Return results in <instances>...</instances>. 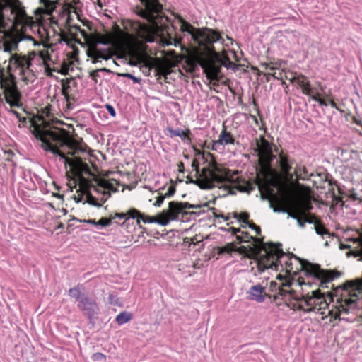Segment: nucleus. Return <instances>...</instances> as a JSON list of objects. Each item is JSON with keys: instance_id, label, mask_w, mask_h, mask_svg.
I'll list each match as a JSON object with an SVG mask.
<instances>
[{"instance_id": "f257e3e1", "label": "nucleus", "mask_w": 362, "mask_h": 362, "mask_svg": "<svg viewBox=\"0 0 362 362\" xmlns=\"http://www.w3.org/2000/svg\"><path fill=\"white\" fill-rule=\"evenodd\" d=\"M291 283L286 282L278 286L277 294L281 296L291 309L303 310L305 313L320 312L327 315L331 319L349 320L346 316L354 314L359 306V296L362 294V279L347 281L343 286L337 287L331 297L333 305L329 308L324 296L319 291H313L311 296H298L290 289Z\"/></svg>"}, {"instance_id": "f03ea898", "label": "nucleus", "mask_w": 362, "mask_h": 362, "mask_svg": "<svg viewBox=\"0 0 362 362\" xmlns=\"http://www.w3.org/2000/svg\"><path fill=\"white\" fill-rule=\"evenodd\" d=\"M33 129V134L35 138L42 142V147L46 151L51 152L56 157L62 160L65 166L69 165L70 171L76 176L82 178L84 175H93L89 165L80 158L75 156L72 158L68 155H75L81 151V148L71 139L66 130L52 127H41L34 124L31 120Z\"/></svg>"}, {"instance_id": "7ed1b4c3", "label": "nucleus", "mask_w": 362, "mask_h": 362, "mask_svg": "<svg viewBox=\"0 0 362 362\" xmlns=\"http://www.w3.org/2000/svg\"><path fill=\"white\" fill-rule=\"evenodd\" d=\"M184 33L189 34L194 43L203 47V51L197 52L195 59L210 80L218 81L221 66L217 62L218 54L213 44L221 40L219 33L209 28H196L192 24H180Z\"/></svg>"}, {"instance_id": "20e7f679", "label": "nucleus", "mask_w": 362, "mask_h": 362, "mask_svg": "<svg viewBox=\"0 0 362 362\" xmlns=\"http://www.w3.org/2000/svg\"><path fill=\"white\" fill-rule=\"evenodd\" d=\"M192 182L202 189H209L215 187L228 190L229 184H235L237 189L243 192H250L253 185L238 175V171L233 172L216 163L208 168H204L195 180Z\"/></svg>"}, {"instance_id": "39448f33", "label": "nucleus", "mask_w": 362, "mask_h": 362, "mask_svg": "<svg viewBox=\"0 0 362 362\" xmlns=\"http://www.w3.org/2000/svg\"><path fill=\"white\" fill-rule=\"evenodd\" d=\"M41 6L34 11L37 17L35 23H44L49 21V23H58L59 21H64V23H71L77 19L82 21L77 9L70 3H65L64 0H40Z\"/></svg>"}, {"instance_id": "423d86ee", "label": "nucleus", "mask_w": 362, "mask_h": 362, "mask_svg": "<svg viewBox=\"0 0 362 362\" xmlns=\"http://www.w3.org/2000/svg\"><path fill=\"white\" fill-rule=\"evenodd\" d=\"M281 245L261 243L257 250V267L259 273L263 272L266 269L278 270L280 265L288 273H295L293 270L291 257L285 254Z\"/></svg>"}, {"instance_id": "0eeeda50", "label": "nucleus", "mask_w": 362, "mask_h": 362, "mask_svg": "<svg viewBox=\"0 0 362 362\" xmlns=\"http://www.w3.org/2000/svg\"><path fill=\"white\" fill-rule=\"evenodd\" d=\"M52 25L53 24H12L11 30L6 33L2 30L3 28H1L0 33L3 34V37L4 38L3 43L4 51L11 52L16 50L18 43L23 40L30 41L34 45L37 44L32 36L25 35L23 33V29L25 25H31L32 28L38 27L40 33H41L40 29H42L47 37L50 38L51 32H56V29L54 27L52 26ZM54 25L59 28L60 32L62 31V28L59 26V24Z\"/></svg>"}, {"instance_id": "6e6552de", "label": "nucleus", "mask_w": 362, "mask_h": 362, "mask_svg": "<svg viewBox=\"0 0 362 362\" xmlns=\"http://www.w3.org/2000/svg\"><path fill=\"white\" fill-rule=\"evenodd\" d=\"M140 1L143 8L139 9L138 13L146 19L148 23H174L176 20L182 23H188L173 12L164 13L159 0H140Z\"/></svg>"}, {"instance_id": "1a4fd4ad", "label": "nucleus", "mask_w": 362, "mask_h": 362, "mask_svg": "<svg viewBox=\"0 0 362 362\" xmlns=\"http://www.w3.org/2000/svg\"><path fill=\"white\" fill-rule=\"evenodd\" d=\"M35 23L18 0H0V23Z\"/></svg>"}, {"instance_id": "9d476101", "label": "nucleus", "mask_w": 362, "mask_h": 362, "mask_svg": "<svg viewBox=\"0 0 362 362\" xmlns=\"http://www.w3.org/2000/svg\"><path fill=\"white\" fill-rule=\"evenodd\" d=\"M36 55L35 52H30L27 56L18 54L11 55L8 70L18 74L21 80L28 83L33 76L32 61Z\"/></svg>"}, {"instance_id": "9b49d317", "label": "nucleus", "mask_w": 362, "mask_h": 362, "mask_svg": "<svg viewBox=\"0 0 362 362\" xmlns=\"http://www.w3.org/2000/svg\"><path fill=\"white\" fill-rule=\"evenodd\" d=\"M96 185L93 184L90 185V187L93 188L94 191L101 194L100 198H96L93 196L89 192H86V202L90 205L100 207L110 197V191L116 192L117 189L114 187L112 182L105 179L95 180Z\"/></svg>"}, {"instance_id": "f8f14e48", "label": "nucleus", "mask_w": 362, "mask_h": 362, "mask_svg": "<svg viewBox=\"0 0 362 362\" xmlns=\"http://www.w3.org/2000/svg\"><path fill=\"white\" fill-rule=\"evenodd\" d=\"M96 185L93 184L90 185V187L93 188L94 191L101 194L100 198H96L93 196L89 192H86V202L90 205L100 207L110 197V191L116 192L117 189L114 187L112 182L105 179L95 180Z\"/></svg>"}, {"instance_id": "ddd939ff", "label": "nucleus", "mask_w": 362, "mask_h": 362, "mask_svg": "<svg viewBox=\"0 0 362 362\" xmlns=\"http://www.w3.org/2000/svg\"><path fill=\"white\" fill-rule=\"evenodd\" d=\"M1 87L4 90L6 102L10 105L11 108L22 106L21 94L17 88L12 74L9 77H6L1 80Z\"/></svg>"}, {"instance_id": "4468645a", "label": "nucleus", "mask_w": 362, "mask_h": 362, "mask_svg": "<svg viewBox=\"0 0 362 362\" xmlns=\"http://www.w3.org/2000/svg\"><path fill=\"white\" fill-rule=\"evenodd\" d=\"M290 206L293 209V212H289V217L297 220L299 227L304 228L306 222H304L303 216L313 209L310 199L305 196H300L297 200H291Z\"/></svg>"}, {"instance_id": "2eb2a0df", "label": "nucleus", "mask_w": 362, "mask_h": 362, "mask_svg": "<svg viewBox=\"0 0 362 362\" xmlns=\"http://www.w3.org/2000/svg\"><path fill=\"white\" fill-rule=\"evenodd\" d=\"M295 259L299 263L300 269L304 270L308 275L320 280V286L322 287L337 276L332 272L322 269L317 264H313L308 262H301L297 257Z\"/></svg>"}, {"instance_id": "dca6fc26", "label": "nucleus", "mask_w": 362, "mask_h": 362, "mask_svg": "<svg viewBox=\"0 0 362 362\" xmlns=\"http://www.w3.org/2000/svg\"><path fill=\"white\" fill-rule=\"evenodd\" d=\"M202 207L200 204H192L188 202H170L168 204V209L163 211L162 214L163 218L170 221L177 219L180 214H188L186 211L187 209H199Z\"/></svg>"}, {"instance_id": "f3484780", "label": "nucleus", "mask_w": 362, "mask_h": 362, "mask_svg": "<svg viewBox=\"0 0 362 362\" xmlns=\"http://www.w3.org/2000/svg\"><path fill=\"white\" fill-rule=\"evenodd\" d=\"M136 218L137 223L139 224L141 220L144 223H156L161 226H167L168 224V219L163 218L162 214L156 217H150L148 216L141 214L139 211L132 209L128 211V218Z\"/></svg>"}, {"instance_id": "a211bd4d", "label": "nucleus", "mask_w": 362, "mask_h": 362, "mask_svg": "<svg viewBox=\"0 0 362 362\" xmlns=\"http://www.w3.org/2000/svg\"><path fill=\"white\" fill-rule=\"evenodd\" d=\"M235 144V139L233 134L227 131L225 126L223 127V129L218 135V139L217 140L213 141L211 145V150L213 151H219L222 146H226L228 145H234Z\"/></svg>"}, {"instance_id": "6ab92c4d", "label": "nucleus", "mask_w": 362, "mask_h": 362, "mask_svg": "<svg viewBox=\"0 0 362 362\" xmlns=\"http://www.w3.org/2000/svg\"><path fill=\"white\" fill-rule=\"evenodd\" d=\"M283 200L279 206H273L271 204V206L273 207V210L274 212L279 213H286L289 216V212H293V209L290 206L291 200H297L298 197H293L291 194L290 189L286 186L285 189H283L282 192Z\"/></svg>"}, {"instance_id": "aec40b11", "label": "nucleus", "mask_w": 362, "mask_h": 362, "mask_svg": "<svg viewBox=\"0 0 362 362\" xmlns=\"http://www.w3.org/2000/svg\"><path fill=\"white\" fill-rule=\"evenodd\" d=\"M257 146L259 159L265 165H269L274 157L272 154L271 145L266 140L262 139L261 142L257 144Z\"/></svg>"}, {"instance_id": "412c9836", "label": "nucleus", "mask_w": 362, "mask_h": 362, "mask_svg": "<svg viewBox=\"0 0 362 362\" xmlns=\"http://www.w3.org/2000/svg\"><path fill=\"white\" fill-rule=\"evenodd\" d=\"M279 165L281 173L285 180L288 182L293 180V171H291L292 166L288 156L280 154L279 160Z\"/></svg>"}, {"instance_id": "4be33fe9", "label": "nucleus", "mask_w": 362, "mask_h": 362, "mask_svg": "<svg viewBox=\"0 0 362 362\" xmlns=\"http://www.w3.org/2000/svg\"><path fill=\"white\" fill-rule=\"evenodd\" d=\"M247 298L258 303H262L265 300L266 287L262 284H258L250 288L247 291Z\"/></svg>"}, {"instance_id": "5701e85b", "label": "nucleus", "mask_w": 362, "mask_h": 362, "mask_svg": "<svg viewBox=\"0 0 362 362\" xmlns=\"http://www.w3.org/2000/svg\"><path fill=\"white\" fill-rule=\"evenodd\" d=\"M78 308L84 311L89 317L93 316L98 311V305L94 299L85 296L78 303Z\"/></svg>"}, {"instance_id": "b1692460", "label": "nucleus", "mask_w": 362, "mask_h": 362, "mask_svg": "<svg viewBox=\"0 0 362 362\" xmlns=\"http://www.w3.org/2000/svg\"><path fill=\"white\" fill-rule=\"evenodd\" d=\"M166 130L168 132V135L170 137L173 138L175 136H178L181 139L182 141L187 144H191V130L187 128L185 130L181 129H173L170 127H168L166 128Z\"/></svg>"}, {"instance_id": "393cba45", "label": "nucleus", "mask_w": 362, "mask_h": 362, "mask_svg": "<svg viewBox=\"0 0 362 362\" xmlns=\"http://www.w3.org/2000/svg\"><path fill=\"white\" fill-rule=\"evenodd\" d=\"M352 244H341V249L351 248L350 253L354 257H362V239L360 238L349 240Z\"/></svg>"}, {"instance_id": "a878e982", "label": "nucleus", "mask_w": 362, "mask_h": 362, "mask_svg": "<svg viewBox=\"0 0 362 362\" xmlns=\"http://www.w3.org/2000/svg\"><path fill=\"white\" fill-rule=\"evenodd\" d=\"M267 74L272 76V77L277 80L281 81L282 84H285L284 80L286 79L289 80L291 83H294L295 74L291 71H286L277 67V71H274L273 73L267 72Z\"/></svg>"}, {"instance_id": "bb28decb", "label": "nucleus", "mask_w": 362, "mask_h": 362, "mask_svg": "<svg viewBox=\"0 0 362 362\" xmlns=\"http://www.w3.org/2000/svg\"><path fill=\"white\" fill-rule=\"evenodd\" d=\"M308 172L305 166L297 165L293 170V179L296 180H308L309 177Z\"/></svg>"}, {"instance_id": "cd10ccee", "label": "nucleus", "mask_w": 362, "mask_h": 362, "mask_svg": "<svg viewBox=\"0 0 362 362\" xmlns=\"http://www.w3.org/2000/svg\"><path fill=\"white\" fill-rule=\"evenodd\" d=\"M261 68L262 69V71H261L267 78V81H269V77L272 76L271 75L266 74L267 72L269 73H273L274 71H277V67L274 66V64L271 63H262L260 64Z\"/></svg>"}, {"instance_id": "c85d7f7f", "label": "nucleus", "mask_w": 362, "mask_h": 362, "mask_svg": "<svg viewBox=\"0 0 362 362\" xmlns=\"http://www.w3.org/2000/svg\"><path fill=\"white\" fill-rule=\"evenodd\" d=\"M69 295L78 302H79L82 298L85 296V295L82 293L79 286L70 288L69 290Z\"/></svg>"}, {"instance_id": "c756f323", "label": "nucleus", "mask_w": 362, "mask_h": 362, "mask_svg": "<svg viewBox=\"0 0 362 362\" xmlns=\"http://www.w3.org/2000/svg\"><path fill=\"white\" fill-rule=\"evenodd\" d=\"M132 319V315L127 312H121L116 317V322L118 325H124Z\"/></svg>"}, {"instance_id": "7c9ffc66", "label": "nucleus", "mask_w": 362, "mask_h": 362, "mask_svg": "<svg viewBox=\"0 0 362 362\" xmlns=\"http://www.w3.org/2000/svg\"><path fill=\"white\" fill-rule=\"evenodd\" d=\"M40 57L43 60L45 66V71L48 74H51L52 71H57L55 69H52L47 64V61L50 59V57L47 50L41 51L39 52Z\"/></svg>"}, {"instance_id": "2f4dec72", "label": "nucleus", "mask_w": 362, "mask_h": 362, "mask_svg": "<svg viewBox=\"0 0 362 362\" xmlns=\"http://www.w3.org/2000/svg\"><path fill=\"white\" fill-rule=\"evenodd\" d=\"M315 230L316 233L321 235L322 238H324L325 235H327L328 237L330 236V233L328 230L325 228L320 221L318 223H315Z\"/></svg>"}, {"instance_id": "473e14b6", "label": "nucleus", "mask_w": 362, "mask_h": 362, "mask_svg": "<svg viewBox=\"0 0 362 362\" xmlns=\"http://www.w3.org/2000/svg\"><path fill=\"white\" fill-rule=\"evenodd\" d=\"M233 250H235V245L233 243H228L224 246L218 247V253L219 255L224 253L229 254Z\"/></svg>"}, {"instance_id": "72a5a7b5", "label": "nucleus", "mask_w": 362, "mask_h": 362, "mask_svg": "<svg viewBox=\"0 0 362 362\" xmlns=\"http://www.w3.org/2000/svg\"><path fill=\"white\" fill-rule=\"evenodd\" d=\"M300 88L302 89V93L305 95L312 97V95L315 93V91L310 86L309 81H308L305 83L303 84L300 86Z\"/></svg>"}, {"instance_id": "f704fd0d", "label": "nucleus", "mask_w": 362, "mask_h": 362, "mask_svg": "<svg viewBox=\"0 0 362 362\" xmlns=\"http://www.w3.org/2000/svg\"><path fill=\"white\" fill-rule=\"evenodd\" d=\"M112 223V218H102L97 221V227H106L109 226Z\"/></svg>"}, {"instance_id": "c9c22d12", "label": "nucleus", "mask_w": 362, "mask_h": 362, "mask_svg": "<svg viewBox=\"0 0 362 362\" xmlns=\"http://www.w3.org/2000/svg\"><path fill=\"white\" fill-rule=\"evenodd\" d=\"M311 98H312V100L319 103V104L321 106H327L328 105V102L326 100L322 99L321 98H320L318 93H315L313 95H312Z\"/></svg>"}, {"instance_id": "e433bc0d", "label": "nucleus", "mask_w": 362, "mask_h": 362, "mask_svg": "<svg viewBox=\"0 0 362 362\" xmlns=\"http://www.w3.org/2000/svg\"><path fill=\"white\" fill-rule=\"evenodd\" d=\"M305 213V216H303L304 217V222L308 223H313L315 226V223H318L319 221L315 218V216Z\"/></svg>"}, {"instance_id": "4c0bfd02", "label": "nucleus", "mask_w": 362, "mask_h": 362, "mask_svg": "<svg viewBox=\"0 0 362 362\" xmlns=\"http://www.w3.org/2000/svg\"><path fill=\"white\" fill-rule=\"evenodd\" d=\"M308 79L303 75H295V80L294 82H296L300 87L305 83Z\"/></svg>"}, {"instance_id": "58836bf2", "label": "nucleus", "mask_w": 362, "mask_h": 362, "mask_svg": "<svg viewBox=\"0 0 362 362\" xmlns=\"http://www.w3.org/2000/svg\"><path fill=\"white\" fill-rule=\"evenodd\" d=\"M91 57L93 58V63H96L100 62V59H107V57H106L104 54H103L101 52L96 51L95 52Z\"/></svg>"}, {"instance_id": "ea45409f", "label": "nucleus", "mask_w": 362, "mask_h": 362, "mask_svg": "<svg viewBox=\"0 0 362 362\" xmlns=\"http://www.w3.org/2000/svg\"><path fill=\"white\" fill-rule=\"evenodd\" d=\"M175 191V186L172 184L168 187L167 192L164 194L167 198H169L174 195Z\"/></svg>"}, {"instance_id": "a19ab883", "label": "nucleus", "mask_w": 362, "mask_h": 362, "mask_svg": "<svg viewBox=\"0 0 362 362\" xmlns=\"http://www.w3.org/2000/svg\"><path fill=\"white\" fill-rule=\"evenodd\" d=\"M167 198L165 194H159V196L157 197L156 202L153 203V206L156 207L160 206V205L163 204L164 199Z\"/></svg>"}, {"instance_id": "79ce46f5", "label": "nucleus", "mask_w": 362, "mask_h": 362, "mask_svg": "<svg viewBox=\"0 0 362 362\" xmlns=\"http://www.w3.org/2000/svg\"><path fill=\"white\" fill-rule=\"evenodd\" d=\"M108 71L109 70L105 68L100 69L93 71L92 72H90V76L93 79L96 81V78L98 76L99 71Z\"/></svg>"}, {"instance_id": "37998d69", "label": "nucleus", "mask_w": 362, "mask_h": 362, "mask_svg": "<svg viewBox=\"0 0 362 362\" xmlns=\"http://www.w3.org/2000/svg\"><path fill=\"white\" fill-rule=\"evenodd\" d=\"M120 76H122L123 77H125V78H128L129 79H132L134 81V83H139V79L138 78L134 76L131 74L125 73V74H120Z\"/></svg>"}, {"instance_id": "c03bdc74", "label": "nucleus", "mask_w": 362, "mask_h": 362, "mask_svg": "<svg viewBox=\"0 0 362 362\" xmlns=\"http://www.w3.org/2000/svg\"><path fill=\"white\" fill-rule=\"evenodd\" d=\"M105 108L106 110H107L108 113L112 116V117H115L116 115V112L115 110V108L113 107V106H112L110 104H106L105 105Z\"/></svg>"}, {"instance_id": "a18cd8bd", "label": "nucleus", "mask_w": 362, "mask_h": 362, "mask_svg": "<svg viewBox=\"0 0 362 362\" xmlns=\"http://www.w3.org/2000/svg\"><path fill=\"white\" fill-rule=\"evenodd\" d=\"M11 112L13 114H14L16 116V117H18L19 119V122H21V124H19L20 127H21V124L23 125L24 123L27 122V119L25 117L21 118L20 114L17 111L11 110Z\"/></svg>"}, {"instance_id": "49530a36", "label": "nucleus", "mask_w": 362, "mask_h": 362, "mask_svg": "<svg viewBox=\"0 0 362 362\" xmlns=\"http://www.w3.org/2000/svg\"><path fill=\"white\" fill-rule=\"evenodd\" d=\"M249 214L247 213H242L240 215V220L243 221L244 223H248Z\"/></svg>"}, {"instance_id": "de8ad7c7", "label": "nucleus", "mask_w": 362, "mask_h": 362, "mask_svg": "<svg viewBox=\"0 0 362 362\" xmlns=\"http://www.w3.org/2000/svg\"><path fill=\"white\" fill-rule=\"evenodd\" d=\"M128 216V212L127 214H123V213H116L115 214L114 216H112L110 217V218H112V221L116 218H124L126 216Z\"/></svg>"}, {"instance_id": "09e8293b", "label": "nucleus", "mask_w": 362, "mask_h": 362, "mask_svg": "<svg viewBox=\"0 0 362 362\" xmlns=\"http://www.w3.org/2000/svg\"><path fill=\"white\" fill-rule=\"evenodd\" d=\"M93 358L95 360L101 361L106 358L105 356L102 353H96L94 354Z\"/></svg>"}, {"instance_id": "8fccbe9b", "label": "nucleus", "mask_w": 362, "mask_h": 362, "mask_svg": "<svg viewBox=\"0 0 362 362\" xmlns=\"http://www.w3.org/2000/svg\"><path fill=\"white\" fill-rule=\"evenodd\" d=\"M60 74H63V75H66L68 74V72H69V68L68 66L66 65V64H64L61 69V71H59Z\"/></svg>"}, {"instance_id": "3c124183", "label": "nucleus", "mask_w": 362, "mask_h": 362, "mask_svg": "<svg viewBox=\"0 0 362 362\" xmlns=\"http://www.w3.org/2000/svg\"><path fill=\"white\" fill-rule=\"evenodd\" d=\"M81 222L88 223L92 224V225H94L95 226H97V221L95 219H87V220L81 221Z\"/></svg>"}, {"instance_id": "603ef678", "label": "nucleus", "mask_w": 362, "mask_h": 362, "mask_svg": "<svg viewBox=\"0 0 362 362\" xmlns=\"http://www.w3.org/2000/svg\"><path fill=\"white\" fill-rule=\"evenodd\" d=\"M63 95H64L67 103H68V105H70V100H71V98L70 96L68 95V93H66V89L64 88H63Z\"/></svg>"}, {"instance_id": "864d4df0", "label": "nucleus", "mask_w": 362, "mask_h": 362, "mask_svg": "<svg viewBox=\"0 0 362 362\" xmlns=\"http://www.w3.org/2000/svg\"><path fill=\"white\" fill-rule=\"evenodd\" d=\"M228 231L231 232L233 234H237L238 233H239L240 231V230L239 228H234V227H230L229 229H228Z\"/></svg>"}, {"instance_id": "5fc2aeb1", "label": "nucleus", "mask_w": 362, "mask_h": 362, "mask_svg": "<svg viewBox=\"0 0 362 362\" xmlns=\"http://www.w3.org/2000/svg\"><path fill=\"white\" fill-rule=\"evenodd\" d=\"M328 104H329L332 107L338 109L337 103L334 101H333L332 100H328Z\"/></svg>"}, {"instance_id": "6e6d98bb", "label": "nucleus", "mask_w": 362, "mask_h": 362, "mask_svg": "<svg viewBox=\"0 0 362 362\" xmlns=\"http://www.w3.org/2000/svg\"><path fill=\"white\" fill-rule=\"evenodd\" d=\"M58 36H59V39H58L59 41H60V40L67 41L68 40L67 37L64 34L59 33Z\"/></svg>"}, {"instance_id": "4d7b16f0", "label": "nucleus", "mask_w": 362, "mask_h": 362, "mask_svg": "<svg viewBox=\"0 0 362 362\" xmlns=\"http://www.w3.org/2000/svg\"><path fill=\"white\" fill-rule=\"evenodd\" d=\"M247 224H249V227H250V228H252V229H255V228L257 226V225H255V223H248Z\"/></svg>"}, {"instance_id": "13d9d810", "label": "nucleus", "mask_w": 362, "mask_h": 362, "mask_svg": "<svg viewBox=\"0 0 362 362\" xmlns=\"http://www.w3.org/2000/svg\"><path fill=\"white\" fill-rule=\"evenodd\" d=\"M254 230H255L257 234H259L261 232V229L258 226Z\"/></svg>"}, {"instance_id": "bf43d9fd", "label": "nucleus", "mask_w": 362, "mask_h": 362, "mask_svg": "<svg viewBox=\"0 0 362 362\" xmlns=\"http://www.w3.org/2000/svg\"><path fill=\"white\" fill-rule=\"evenodd\" d=\"M139 25H140V26H139V28H140L141 29H146V28H147L146 25H147L148 24L142 23V24H139Z\"/></svg>"}, {"instance_id": "052dcab7", "label": "nucleus", "mask_w": 362, "mask_h": 362, "mask_svg": "<svg viewBox=\"0 0 362 362\" xmlns=\"http://www.w3.org/2000/svg\"><path fill=\"white\" fill-rule=\"evenodd\" d=\"M236 238H237V239H238V240H240V241H241V242L246 241V240L244 239V238H243V237H240V236H239V235H237V237H236Z\"/></svg>"}, {"instance_id": "680f3d73", "label": "nucleus", "mask_w": 362, "mask_h": 362, "mask_svg": "<svg viewBox=\"0 0 362 362\" xmlns=\"http://www.w3.org/2000/svg\"><path fill=\"white\" fill-rule=\"evenodd\" d=\"M104 1L105 0H103V1ZM95 2H97L100 6H103V0H95Z\"/></svg>"}, {"instance_id": "e2e57ef3", "label": "nucleus", "mask_w": 362, "mask_h": 362, "mask_svg": "<svg viewBox=\"0 0 362 362\" xmlns=\"http://www.w3.org/2000/svg\"><path fill=\"white\" fill-rule=\"evenodd\" d=\"M115 30H116L119 31L121 30V28L118 26L117 23H115Z\"/></svg>"}, {"instance_id": "0e129e2a", "label": "nucleus", "mask_w": 362, "mask_h": 362, "mask_svg": "<svg viewBox=\"0 0 362 362\" xmlns=\"http://www.w3.org/2000/svg\"><path fill=\"white\" fill-rule=\"evenodd\" d=\"M273 285H274V286H277V284H276V282H273V281H272V282H271V286H273Z\"/></svg>"}, {"instance_id": "69168bd1", "label": "nucleus", "mask_w": 362, "mask_h": 362, "mask_svg": "<svg viewBox=\"0 0 362 362\" xmlns=\"http://www.w3.org/2000/svg\"><path fill=\"white\" fill-rule=\"evenodd\" d=\"M153 25H155V28H159L160 27L158 26V23H156V24H152Z\"/></svg>"}, {"instance_id": "338daca9", "label": "nucleus", "mask_w": 362, "mask_h": 362, "mask_svg": "<svg viewBox=\"0 0 362 362\" xmlns=\"http://www.w3.org/2000/svg\"><path fill=\"white\" fill-rule=\"evenodd\" d=\"M128 23H140V22L139 21H129Z\"/></svg>"}, {"instance_id": "774afa93", "label": "nucleus", "mask_w": 362, "mask_h": 362, "mask_svg": "<svg viewBox=\"0 0 362 362\" xmlns=\"http://www.w3.org/2000/svg\"><path fill=\"white\" fill-rule=\"evenodd\" d=\"M255 121L256 123H257V119L255 117Z\"/></svg>"}]
</instances>
